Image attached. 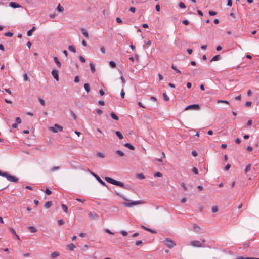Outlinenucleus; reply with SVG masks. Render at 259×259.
Segmentation results:
<instances>
[{"mask_svg": "<svg viewBox=\"0 0 259 259\" xmlns=\"http://www.w3.org/2000/svg\"><path fill=\"white\" fill-rule=\"evenodd\" d=\"M116 194L122 198L124 200L127 201L126 202L123 203L122 204L125 207H131L134 205L141 204L144 203V202L142 200H138L133 202H131V200L126 198L121 193L116 192Z\"/></svg>", "mask_w": 259, "mask_h": 259, "instance_id": "nucleus-1", "label": "nucleus"}, {"mask_svg": "<svg viewBox=\"0 0 259 259\" xmlns=\"http://www.w3.org/2000/svg\"><path fill=\"white\" fill-rule=\"evenodd\" d=\"M105 180L108 183H111L113 185L120 186L123 188L126 189L127 188L125 186L124 184L121 182L115 180L110 177H106Z\"/></svg>", "mask_w": 259, "mask_h": 259, "instance_id": "nucleus-2", "label": "nucleus"}, {"mask_svg": "<svg viewBox=\"0 0 259 259\" xmlns=\"http://www.w3.org/2000/svg\"><path fill=\"white\" fill-rule=\"evenodd\" d=\"M3 177L6 178L10 182H17L18 181V179L16 177L11 175L8 172H5V174H3Z\"/></svg>", "mask_w": 259, "mask_h": 259, "instance_id": "nucleus-3", "label": "nucleus"}, {"mask_svg": "<svg viewBox=\"0 0 259 259\" xmlns=\"http://www.w3.org/2000/svg\"><path fill=\"white\" fill-rule=\"evenodd\" d=\"M163 243L170 249H171L176 245V244L175 243V242L168 238H166L163 241Z\"/></svg>", "mask_w": 259, "mask_h": 259, "instance_id": "nucleus-4", "label": "nucleus"}, {"mask_svg": "<svg viewBox=\"0 0 259 259\" xmlns=\"http://www.w3.org/2000/svg\"><path fill=\"white\" fill-rule=\"evenodd\" d=\"M63 129V127L58 125V124H55L54 126H51L49 127V130L53 133L58 132V130L60 131H62Z\"/></svg>", "mask_w": 259, "mask_h": 259, "instance_id": "nucleus-5", "label": "nucleus"}, {"mask_svg": "<svg viewBox=\"0 0 259 259\" xmlns=\"http://www.w3.org/2000/svg\"><path fill=\"white\" fill-rule=\"evenodd\" d=\"M200 109V106L198 104H192L187 106L185 108V110H199Z\"/></svg>", "mask_w": 259, "mask_h": 259, "instance_id": "nucleus-6", "label": "nucleus"}, {"mask_svg": "<svg viewBox=\"0 0 259 259\" xmlns=\"http://www.w3.org/2000/svg\"><path fill=\"white\" fill-rule=\"evenodd\" d=\"M89 171L97 179V180L103 186L107 187V185L106 183L102 180V179L99 177V176L96 174L94 172H93L89 170Z\"/></svg>", "mask_w": 259, "mask_h": 259, "instance_id": "nucleus-7", "label": "nucleus"}, {"mask_svg": "<svg viewBox=\"0 0 259 259\" xmlns=\"http://www.w3.org/2000/svg\"><path fill=\"white\" fill-rule=\"evenodd\" d=\"M191 245L194 247H201L203 246V244L199 241H192L191 242Z\"/></svg>", "mask_w": 259, "mask_h": 259, "instance_id": "nucleus-8", "label": "nucleus"}, {"mask_svg": "<svg viewBox=\"0 0 259 259\" xmlns=\"http://www.w3.org/2000/svg\"><path fill=\"white\" fill-rule=\"evenodd\" d=\"M88 215L90 219L92 220H98L99 218L98 214L93 212H89L88 213Z\"/></svg>", "mask_w": 259, "mask_h": 259, "instance_id": "nucleus-9", "label": "nucleus"}, {"mask_svg": "<svg viewBox=\"0 0 259 259\" xmlns=\"http://www.w3.org/2000/svg\"><path fill=\"white\" fill-rule=\"evenodd\" d=\"M51 74L52 76L54 77V78L57 80H59V75H58V71L55 69H53L52 72Z\"/></svg>", "mask_w": 259, "mask_h": 259, "instance_id": "nucleus-10", "label": "nucleus"}, {"mask_svg": "<svg viewBox=\"0 0 259 259\" xmlns=\"http://www.w3.org/2000/svg\"><path fill=\"white\" fill-rule=\"evenodd\" d=\"M9 6L13 8H20L21 7V6L19 5L18 4L11 2L9 3Z\"/></svg>", "mask_w": 259, "mask_h": 259, "instance_id": "nucleus-11", "label": "nucleus"}, {"mask_svg": "<svg viewBox=\"0 0 259 259\" xmlns=\"http://www.w3.org/2000/svg\"><path fill=\"white\" fill-rule=\"evenodd\" d=\"M141 227L142 228H143L144 229H145V230L149 231V232H150L152 233H156V232L155 231H154L153 230H152L151 229L149 228H148V227H146V226H145L144 225H142Z\"/></svg>", "mask_w": 259, "mask_h": 259, "instance_id": "nucleus-12", "label": "nucleus"}, {"mask_svg": "<svg viewBox=\"0 0 259 259\" xmlns=\"http://www.w3.org/2000/svg\"><path fill=\"white\" fill-rule=\"evenodd\" d=\"M124 146L127 148H128L132 150H134L135 149V147L132 144L129 143H126L124 144Z\"/></svg>", "mask_w": 259, "mask_h": 259, "instance_id": "nucleus-13", "label": "nucleus"}, {"mask_svg": "<svg viewBox=\"0 0 259 259\" xmlns=\"http://www.w3.org/2000/svg\"><path fill=\"white\" fill-rule=\"evenodd\" d=\"M54 60L58 67H61V64L57 57H54Z\"/></svg>", "mask_w": 259, "mask_h": 259, "instance_id": "nucleus-14", "label": "nucleus"}, {"mask_svg": "<svg viewBox=\"0 0 259 259\" xmlns=\"http://www.w3.org/2000/svg\"><path fill=\"white\" fill-rule=\"evenodd\" d=\"M81 31L83 34V35L86 37V38H89V34L85 29L81 28Z\"/></svg>", "mask_w": 259, "mask_h": 259, "instance_id": "nucleus-15", "label": "nucleus"}, {"mask_svg": "<svg viewBox=\"0 0 259 259\" xmlns=\"http://www.w3.org/2000/svg\"><path fill=\"white\" fill-rule=\"evenodd\" d=\"M36 29V27L35 26H33L32 27V28L29 30V31H28L27 33V35L28 36H30L32 35V32H33V31H34Z\"/></svg>", "mask_w": 259, "mask_h": 259, "instance_id": "nucleus-16", "label": "nucleus"}, {"mask_svg": "<svg viewBox=\"0 0 259 259\" xmlns=\"http://www.w3.org/2000/svg\"><path fill=\"white\" fill-rule=\"evenodd\" d=\"M59 256V253L57 251L53 252L51 254V257L53 258H56Z\"/></svg>", "mask_w": 259, "mask_h": 259, "instance_id": "nucleus-17", "label": "nucleus"}, {"mask_svg": "<svg viewBox=\"0 0 259 259\" xmlns=\"http://www.w3.org/2000/svg\"><path fill=\"white\" fill-rule=\"evenodd\" d=\"M221 59V56L219 55H217L214 56L211 60V62L219 60Z\"/></svg>", "mask_w": 259, "mask_h": 259, "instance_id": "nucleus-18", "label": "nucleus"}, {"mask_svg": "<svg viewBox=\"0 0 259 259\" xmlns=\"http://www.w3.org/2000/svg\"><path fill=\"white\" fill-rule=\"evenodd\" d=\"M67 248H68V249L72 251L73 250L74 248H76V246L74 244L71 243L67 246Z\"/></svg>", "mask_w": 259, "mask_h": 259, "instance_id": "nucleus-19", "label": "nucleus"}, {"mask_svg": "<svg viewBox=\"0 0 259 259\" xmlns=\"http://www.w3.org/2000/svg\"><path fill=\"white\" fill-rule=\"evenodd\" d=\"M52 201H47L45 203V205H44V207L46 208H49L51 205H52Z\"/></svg>", "mask_w": 259, "mask_h": 259, "instance_id": "nucleus-20", "label": "nucleus"}, {"mask_svg": "<svg viewBox=\"0 0 259 259\" xmlns=\"http://www.w3.org/2000/svg\"><path fill=\"white\" fill-rule=\"evenodd\" d=\"M28 229L30 230V231L32 233H35L37 231L36 228L34 226H29L28 227Z\"/></svg>", "mask_w": 259, "mask_h": 259, "instance_id": "nucleus-21", "label": "nucleus"}, {"mask_svg": "<svg viewBox=\"0 0 259 259\" xmlns=\"http://www.w3.org/2000/svg\"><path fill=\"white\" fill-rule=\"evenodd\" d=\"M110 115L113 119L117 121L119 120L118 117L114 112H111Z\"/></svg>", "mask_w": 259, "mask_h": 259, "instance_id": "nucleus-22", "label": "nucleus"}, {"mask_svg": "<svg viewBox=\"0 0 259 259\" xmlns=\"http://www.w3.org/2000/svg\"><path fill=\"white\" fill-rule=\"evenodd\" d=\"M136 176L137 178L139 179H143L145 178L144 175L143 173L137 174Z\"/></svg>", "mask_w": 259, "mask_h": 259, "instance_id": "nucleus-23", "label": "nucleus"}, {"mask_svg": "<svg viewBox=\"0 0 259 259\" xmlns=\"http://www.w3.org/2000/svg\"><path fill=\"white\" fill-rule=\"evenodd\" d=\"M115 134L117 136H118V137L120 139H122L123 138V135H122V134L119 131H116L115 132Z\"/></svg>", "mask_w": 259, "mask_h": 259, "instance_id": "nucleus-24", "label": "nucleus"}, {"mask_svg": "<svg viewBox=\"0 0 259 259\" xmlns=\"http://www.w3.org/2000/svg\"><path fill=\"white\" fill-rule=\"evenodd\" d=\"M90 68H91V71L92 73H94L95 72V70H96V69H95V67L94 66V65L91 63L90 64Z\"/></svg>", "mask_w": 259, "mask_h": 259, "instance_id": "nucleus-25", "label": "nucleus"}, {"mask_svg": "<svg viewBox=\"0 0 259 259\" xmlns=\"http://www.w3.org/2000/svg\"><path fill=\"white\" fill-rule=\"evenodd\" d=\"M84 89H85V91L87 92V93H88L90 90L89 84L85 83L84 84Z\"/></svg>", "mask_w": 259, "mask_h": 259, "instance_id": "nucleus-26", "label": "nucleus"}, {"mask_svg": "<svg viewBox=\"0 0 259 259\" xmlns=\"http://www.w3.org/2000/svg\"><path fill=\"white\" fill-rule=\"evenodd\" d=\"M162 96H163V99L165 101H169V98L165 93H163Z\"/></svg>", "mask_w": 259, "mask_h": 259, "instance_id": "nucleus-27", "label": "nucleus"}, {"mask_svg": "<svg viewBox=\"0 0 259 259\" xmlns=\"http://www.w3.org/2000/svg\"><path fill=\"white\" fill-rule=\"evenodd\" d=\"M217 103H225L227 104H229V102L226 100H218L217 101Z\"/></svg>", "mask_w": 259, "mask_h": 259, "instance_id": "nucleus-28", "label": "nucleus"}, {"mask_svg": "<svg viewBox=\"0 0 259 259\" xmlns=\"http://www.w3.org/2000/svg\"><path fill=\"white\" fill-rule=\"evenodd\" d=\"M193 228H194V230L196 232H198L199 231V230L200 229V227L199 226H198L197 225H196V224H194L193 225Z\"/></svg>", "mask_w": 259, "mask_h": 259, "instance_id": "nucleus-29", "label": "nucleus"}, {"mask_svg": "<svg viewBox=\"0 0 259 259\" xmlns=\"http://www.w3.org/2000/svg\"><path fill=\"white\" fill-rule=\"evenodd\" d=\"M116 153L121 157L124 156L125 155L124 153L122 151L119 150H117L116 151Z\"/></svg>", "mask_w": 259, "mask_h": 259, "instance_id": "nucleus-30", "label": "nucleus"}, {"mask_svg": "<svg viewBox=\"0 0 259 259\" xmlns=\"http://www.w3.org/2000/svg\"><path fill=\"white\" fill-rule=\"evenodd\" d=\"M61 207H62L63 211L67 213V211H68V207H67V206L66 205L62 204H61Z\"/></svg>", "mask_w": 259, "mask_h": 259, "instance_id": "nucleus-31", "label": "nucleus"}, {"mask_svg": "<svg viewBox=\"0 0 259 259\" xmlns=\"http://www.w3.org/2000/svg\"><path fill=\"white\" fill-rule=\"evenodd\" d=\"M68 49L71 52H73L74 53L76 52V49L73 46H69Z\"/></svg>", "mask_w": 259, "mask_h": 259, "instance_id": "nucleus-32", "label": "nucleus"}, {"mask_svg": "<svg viewBox=\"0 0 259 259\" xmlns=\"http://www.w3.org/2000/svg\"><path fill=\"white\" fill-rule=\"evenodd\" d=\"M171 68L174 70H175L177 73H181V72L180 70H179L178 69H177L176 66L174 65V64H172L171 65Z\"/></svg>", "mask_w": 259, "mask_h": 259, "instance_id": "nucleus-33", "label": "nucleus"}, {"mask_svg": "<svg viewBox=\"0 0 259 259\" xmlns=\"http://www.w3.org/2000/svg\"><path fill=\"white\" fill-rule=\"evenodd\" d=\"M57 9V10L60 12H62L64 11V8L60 5V4L58 5Z\"/></svg>", "mask_w": 259, "mask_h": 259, "instance_id": "nucleus-34", "label": "nucleus"}, {"mask_svg": "<svg viewBox=\"0 0 259 259\" xmlns=\"http://www.w3.org/2000/svg\"><path fill=\"white\" fill-rule=\"evenodd\" d=\"M59 169H60L59 166H54L50 169V172H53L56 170H58Z\"/></svg>", "mask_w": 259, "mask_h": 259, "instance_id": "nucleus-35", "label": "nucleus"}, {"mask_svg": "<svg viewBox=\"0 0 259 259\" xmlns=\"http://www.w3.org/2000/svg\"><path fill=\"white\" fill-rule=\"evenodd\" d=\"M109 65L110 67L113 68L116 67V63L113 61H110L109 62Z\"/></svg>", "mask_w": 259, "mask_h": 259, "instance_id": "nucleus-36", "label": "nucleus"}, {"mask_svg": "<svg viewBox=\"0 0 259 259\" xmlns=\"http://www.w3.org/2000/svg\"><path fill=\"white\" fill-rule=\"evenodd\" d=\"M251 169V165L248 164L246 166V168L245 169V172L247 173Z\"/></svg>", "mask_w": 259, "mask_h": 259, "instance_id": "nucleus-37", "label": "nucleus"}, {"mask_svg": "<svg viewBox=\"0 0 259 259\" xmlns=\"http://www.w3.org/2000/svg\"><path fill=\"white\" fill-rule=\"evenodd\" d=\"M236 259H259L258 258H254V257H244L243 256H239Z\"/></svg>", "mask_w": 259, "mask_h": 259, "instance_id": "nucleus-38", "label": "nucleus"}, {"mask_svg": "<svg viewBox=\"0 0 259 259\" xmlns=\"http://www.w3.org/2000/svg\"><path fill=\"white\" fill-rule=\"evenodd\" d=\"M97 155L98 157L101 158H104L105 157V155L101 152H98Z\"/></svg>", "mask_w": 259, "mask_h": 259, "instance_id": "nucleus-39", "label": "nucleus"}, {"mask_svg": "<svg viewBox=\"0 0 259 259\" xmlns=\"http://www.w3.org/2000/svg\"><path fill=\"white\" fill-rule=\"evenodd\" d=\"M13 35V33L11 32H8L5 33V35L7 37H12Z\"/></svg>", "mask_w": 259, "mask_h": 259, "instance_id": "nucleus-40", "label": "nucleus"}, {"mask_svg": "<svg viewBox=\"0 0 259 259\" xmlns=\"http://www.w3.org/2000/svg\"><path fill=\"white\" fill-rule=\"evenodd\" d=\"M212 212L213 213H215L218 211V208L217 206H214L212 207L211 209Z\"/></svg>", "mask_w": 259, "mask_h": 259, "instance_id": "nucleus-41", "label": "nucleus"}, {"mask_svg": "<svg viewBox=\"0 0 259 259\" xmlns=\"http://www.w3.org/2000/svg\"><path fill=\"white\" fill-rule=\"evenodd\" d=\"M39 101L40 103V104L42 105V106H45V101L44 99H42V98H39Z\"/></svg>", "mask_w": 259, "mask_h": 259, "instance_id": "nucleus-42", "label": "nucleus"}, {"mask_svg": "<svg viewBox=\"0 0 259 259\" xmlns=\"http://www.w3.org/2000/svg\"><path fill=\"white\" fill-rule=\"evenodd\" d=\"M179 6L181 8H185L186 7L185 4L183 2H180Z\"/></svg>", "mask_w": 259, "mask_h": 259, "instance_id": "nucleus-43", "label": "nucleus"}, {"mask_svg": "<svg viewBox=\"0 0 259 259\" xmlns=\"http://www.w3.org/2000/svg\"><path fill=\"white\" fill-rule=\"evenodd\" d=\"M154 176L155 177H160L162 176V174L160 172H157L154 174Z\"/></svg>", "mask_w": 259, "mask_h": 259, "instance_id": "nucleus-44", "label": "nucleus"}, {"mask_svg": "<svg viewBox=\"0 0 259 259\" xmlns=\"http://www.w3.org/2000/svg\"><path fill=\"white\" fill-rule=\"evenodd\" d=\"M79 58L81 62H82V63L85 62V59L82 56H80L79 57Z\"/></svg>", "mask_w": 259, "mask_h": 259, "instance_id": "nucleus-45", "label": "nucleus"}, {"mask_svg": "<svg viewBox=\"0 0 259 259\" xmlns=\"http://www.w3.org/2000/svg\"><path fill=\"white\" fill-rule=\"evenodd\" d=\"M45 193L47 195H51L52 194V191L50 190H49L48 188H47L45 190Z\"/></svg>", "mask_w": 259, "mask_h": 259, "instance_id": "nucleus-46", "label": "nucleus"}, {"mask_svg": "<svg viewBox=\"0 0 259 259\" xmlns=\"http://www.w3.org/2000/svg\"><path fill=\"white\" fill-rule=\"evenodd\" d=\"M64 223V221L62 219H60L58 221V224L60 226L62 225Z\"/></svg>", "mask_w": 259, "mask_h": 259, "instance_id": "nucleus-47", "label": "nucleus"}, {"mask_svg": "<svg viewBox=\"0 0 259 259\" xmlns=\"http://www.w3.org/2000/svg\"><path fill=\"white\" fill-rule=\"evenodd\" d=\"M209 14L211 16H214L217 14V12L213 11H209Z\"/></svg>", "mask_w": 259, "mask_h": 259, "instance_id": "nucleus-48", "label": "nucleus"}, {"mask_svg": "<svg viewBox=\"0 0 259 259\" xmlns=\"http://www.w3.org/2000/svg\"><path fill=\"white\" fill-rule=\"evenodd\" d=\"M96 113L99 115H101L103 112L102 110L100 109H97L96 110Z\"/></svg>", "mask_w": 259, "mask_h": 259, "instance_id": "nucleus-49", "label": "nucleus"}, {"mask_svg": "<svg viewBox=\"0 0 259 259\" xmlns=\"http://www.w3.org/2000/svg\"><path fill=\"white\" fill-rule=\"evenodd\" d=\"M192 171L195 174H198V170L196 167H193V169H192Z\"/></svg>", "mask_w": 259, "mask_h": 259, "instance_id": "nucleus-50", "label": "nucleus"}, {"mask_svg": "<svg viewBox=\"0 0 259 259\" xmlns=\"http://www.w3.org/2000/svg\"><path fill=\"white\" fill-rule=\"evenodd\" d=\"M71 115H72V117L74 120L76 119V115L72 111H71Z\"/></svg>", "mask_w": 259, "mask_h": 259, "instance_id": "nucleus-51", "label": "nucleus"}, {"mask_svg": "<svg viewBox=\"0 0 259 259\" xmlns=\"http://www.w3.org/2000/svg\"><path fill=\"white\" fill-rule=\"evenodd\" d=\"M16 121L18 124H20L21 123V119L20 117H17Z\"/></svg>", "mask_w": 259, "mask_h": 259, "instance_id": "nucleus-52", "label": "nucleus"}, {"mask_svg": "<svg viewBox=\"0 0 259 259\" xmlns=\"http://www.w3.org/2000/svg\"><path fill=\"white\" fill-rule=\"evenodd\" d=\"M121 233L123 236H126L127 235V232L124 230L121 231Z\"/></svg>", "mask_w": 259, "mask_h": 259, "instance_id": "nucleus-53", "label": "nucleus"}, {"mask_svg": "<svg viewBox=\"0 0 259 259\" xmlns=\"http://www.w3.org/2000/svg\"><path fill=\"white\" fill-rule=\"evenodd\" d=\"M79 81V78L78 76H76L74 78V82L75 83H78Z\"/></svg>", "mask_w": 259, "mask_h": 259, "instance_id": "nucleus-54", "label": "nucleus"}, {"mask_svg": "<svg viewBox=\"0 0 259 259\" xmlns=\"http://www.w3.org/2000/svg\"><path fill=\"white\" fill-rule=\"evenodd\" d=\"M98 104L100 106H104L105 105V102H104V101H103L102 100H100L98 102Z\"/></svg>", "mask_w": 259, "mask_h": 259, "instance_id": "nucleus-55", "label": "nucleus"}, {"mask_svg": "<svg viewBox=\"0 0 259 259\" xmlns=\"http://www.w3.org/2000/svg\"><path fill=\"white\" fill-rule=\"evenodd\" d=\"M142 244V241L141 240L137 241L135 243V244L137 246L140 245Z\"/></svg>", "mask_w": 259, "mask_h": 259, "instance_id": "nucleus-56", "label": "nucleus"}, {"mask_svg": "<svg viewBox=\"0 0 259 259\" xmlns=\"http://www.w3.org/2000/svg\"><path fill=\"white\" fill-rule=\"evenodd\" d=\"M130 11L133 13H135L136 11V9L135 7H131L130 8Z\"/></svg>", "mask_w": 259, "mask_h": 259, "instance_id": "nucleus-57", "label": "nucleus"}, {"mask_svg": "<svg viewBox=\"0 0 259 259\" xmlns=\"http://www.w3.org/2000/svg\"><path fill=\"white\" fill-rule=\"evenodd\" d=\"M251 104H252L251 102H250V101H247L245 103V106H247V107H248V106H251Z\"/></svg>", "mask_w": 259, "mask_h": 259, "instance_id": "nucleus-58", "label": "nucleus"}, {"mask_svg": "<svg viewBox=\"0 0 259 259\" xmlns=\"http://www.w3.org/2000/svg\"><path fill=\"white\" fill-rule=\"evenodd\" d=\"M120 95H121V97L122 98H124L125 93H124V91H123V89L121 90V93H120Z\"/></svg>", "mask_w": 259, "mask_h": 259, "instance_id": "nucleus-59", "label": "nucleus"}, {"mask_svg": "<svg viewBox=\"0 0 259 259\" xmlns=\"http://www.w3.org/2000/svg\"><path fill=\"white\" fill-rule=\"evenodd\" d=\"M230 167H231L230 164H227L226 165L225 167V169L226 170H229V168H230Z\"/></svg>", "mask_w": 259, "mask_h": 259, "instance_id": "nucleus-60", "label": "nucleus"}, {"mask_svg": "<svg viewBox=\"0 0 259 259\" xmlns=\"http://www.w3.org/2000/svg\"><path fill=\"white\" fill-rule=\"evenodd\" d=\"M116 20V22L119 23H121L122 22V20L119 17H117Z\"/></svg>", "mask_w": 259, "mask_h": 259, "instance_id": "nucleus-61", "label": "nucleus"}, {"mask_svg": "<svg viewBox=\"0 0 259 259\" xmlns=\"http://www.w3.org/2000/svg\"><path fill=\"white\" fill-rule=\"evenodd\" d=\"M192 154L193 156L196 157L197 155V153L195 150H193L192 152Z\"/></svg>", "mask_w": 259, "mask_h": 259, "instance_id": "nucleus-62", "label": "nucleus"}, {"mask_svg": "<svg viewBox=\"0 0 259 259\" xmlns=\"http://www.w3.org/2000/svg\"><path fill=\"white\" fill-rule=\"evenodd\" d=\"M252 121L251 120H249L247 123V126H249L252 125Z\"/></svg>", "mask_w": 259, "mask_h": 259, "instance_id": "nucleus-63", "label": "nucleus"}, {"mask_svg": "<svg viewBox=\"0 0 259 259\" xmlns=\"http://www.w3.org/2000/svg\"><path fill=\"white\" fill-rule=\"evenodd\" d=\"M182 23L184 25H188L189 24V21L187 20H184L182 21Z\"/></svg>", "mask_w": 259, "mask_h": 259, "instance_id": "nucleus-64", "label": "nucleus"}]
</instances>
